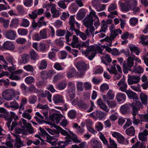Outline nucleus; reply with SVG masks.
I'll return each mask as SVG.
<instances>
[{"label": "nucleus", "instance_id": "f257e3e1", "mask_svg": "<svg viewBox=\"0 0 148 148\" xmlns=\"http://www.w3.org/2000/svg\"><path fill=\"white\" fill-rule=\"evenodd\" d=\"M5 119L8 121L6 123L8 129L11 131H12L14 128L17 125L20 126L22 124V120L18 122V116L14 112H10V113L6 112L4 113Z\"/></svg>", "mask_w": 148, "mask_h": 148}, {"label": "nucleus", "instance_id": "f03ea898", "mask_svg": "<svg viewBox=\"0 0 148 148\" xmlns=\"http://www.w3.org/2000/svg\"><path fill=\"white\" fill-rule=\"evenodd\" d=\"M129 106L132 110V113L133 116V123L134 125H137L140 123V120L139 119H136L135 116L138 114V111L140 108H142L143 104L140 101H136L131 103H129Z\"/></svg>", "mask_w": 148, "mask_h": 148}, {"label": "nucleus", "instance_id": "7ed1b4c3", "mask_svg": "<svg viewBox=\"0 0 148 148\" xmlns=\"http://www.w3.org/2000/svg\"><path fill=\"white\" fill-rule=\"evenodd\" d=\"M102 51V49L99 46L91 45L87 48L84 54L89 60H92L95 57L97 52L101 53Z\"/></svg>", "mask_w": 148, "mask_h": 148}, {"label": "nucleus", "instance_id": "20e7f679", "mask_svg": "<svg viewBox=\"0 0 148 148\" xmlns=\"http://www.w3.org/2000/svg\"><path fill=\"white\" fill-rule=\"evenodd\" d=\"M134 58L132 57H129L127 59V63L124 62L123 64V70L124 73H127L128 71L131 70V68L134 65Z\"/></svg>", "mask_w": 148, "mask_h": 148}, {"label": "nucleus", "instance_id": "39448f33", "mask_svg": "<svg viewBox=\"0 0 148 148\" xmlns=\"http://www.w3.org/2000/svg\"><path fill=\"white\" fill-rule=\"evenodd\" d=\"M15 95V91L12 89H6L3 91L2 94L3 98L7 101L11 100L12 97Z\"/></svg>", "mask_w": 148, "mask_h": 148}, {"label": "nucleus", "instance_id": "423d86ee", "mask_svg": "<svg viewBox=\"0 0 148 148\" xmlns=\"http://www.w3.org/2000/svg\"><path fill=\"white\" fill-rule=\"evenodd\" d=\"M106 114L99 110H97L95 112H93L90 114V116L95 119L99 118L100 120H102Z\"/></svg>", "mask_w": 148, "mask_h": 148}, {"label": "nucleus", "instance_id": "0eeeda50", "mask_svg": "<svg viewBox=\"0 0 148 148\" xmlns=\"http://www.w3.org/2000/svg\"><path fill=\"white\" fill-rule=\"evenodd\" d=\"M69 23L70 25L69 31L71 30V32L74 31L75 29H76L75 28L74 24H76L77 25V27L79 28H80L79 25L77 22L75 21V19L74 18V16H71L69 17Z\"/></svg>", "mask_w": 148, "mask_h": 148}, {"label": "nucleus", "instance_id": "6e6552de", "mask_svg": "<svg viewBox=\"0 0 148 148\" xmlns=\"http://www.w3.org/2000/svg\"><path fill=\"white\" fill-rule=\"evenodd\" d=\"M140 77L139 76L135 75H131L127 79L129 85L138 83L140 79Z\"/></svg>", "mask_w": 148, "mask_h": 148}, {"label": "nucleus", "instance_id": "1a4fd4ad", "mask_svg": "<svg viewBox=\"0 0 148 148\" xmlns=\"http://www.w3.org/2000/svg\"><path fill=\"white\" fill-rule=\"evenodd\" d=\"M84 74L83 72H81L79 74L76 73L75 69L72 68L68 72L67 76L69 78H72L74 76H77V77H81Z\"/></svg>", "mask_w": 148, "mask_h": 148}, {"label": "nucleus", "instance_id": "9d476101", "mask_svg": "<svg viewBox=\"0 0 148 148\" xmlns=\"http://www.w3.org/2000/svg\"><path fill=\"white\" fill-rule=\"evenodd\" d=\"M120 5L123 11H127L131 9V7L128 0H125L124 3H120Z\"/></svg>", "mask_w": 148, "mask_h": 148}, {"label": "nucleus", "instance_id": "9b49d317", "mask_svg": "<svg viewBox=\"0 0 148 148\" xmlns=\"http://www.w3.org/2000/svg\"><path fill=\"white\" fill-rule=\"evenodd\" d=\"M117 85L120 87L119 89L122 91L125 92L128 90L127 89V85L125 82L124 79H122L118 83Z\"/></svg>", "mask_w": 148, "mask_h": 148}, {"label": "nucleus", "instance_id": "f8f14e48", "mask_svg": "<svg viewBox=\"0 0 148 148\" xmlns=\"http://www.w3.org/2000/svg\"><path fill=\"white\" fill-rule=\"evenodd\" d=\"M78 38L75 35H73L72 42L71 44L69 43V44L71 45L73 47L78 48L79 49H80L81 45L80 44H78Z\"/></svg>", "mask_w": 148, "mask_h": 148}, {"label": "nucleus", "instance_id": "ddd939ff", "mask_svg": "<svg viewBox=\"0 0 148 148\" xmlns=\"http://www.w3.org/2000/svg\"><path fill=\"white\" fill-rule=\"evenodd\" d=\"M57 136H47L46 141L51 145L55 146L57 144V142L58 139L56 138Z\"/></svg>", "mask_w": 148, "mask_h": 148}, {"label": "nucleus", "instance_id": "4468645a", "mask_svg": "<svg viewBox=\"0 0 148 148\" xmlns=\"http://www.w3.org/2000/svg\"><path fill=\"white\" fill-rule=\"evenodd\" d=\"M63 117V115L61 114L53 113L51 116V118L53 121H55L57 124H58Z\"/></svg>", "mask_w": 148, "mask_h": 148}, {"label": "nucleus", "instance_id": "2eb2a0df", "mask_svg": "<svg viewBox=\"0 0 148 148\" xmlns=\"http://www.w3.org/2000/svg\"><path fill=\"white\" fill-rule=\"evenodd\" d=\"M5 35L8 38L11 40H14L16 37V33L14 30H8L5 32Z\"/></svg>", "mask_w": 148, "mask_h": 148}, {"label": "nucleus", "instance_id": "dca6fc26", "mask_svg": "<svg viewBox=\"0 0 148 148\" xmlns=\"http://www.w3.org/2000/svg\"><path fill=\"white\" fill-rule=\"evenodd\" d=\"M94 20V18L86 16L83 20L84 24L86 27L92 25Z\"/></svg>", "mask_w": 148, "mask_h": 148}, {"label": "nucleus", "instance_id": "f3484780", "mask_svg": "<svg viewBox=\"0 0 148 148\" xmlns=\"http://www.w3.org/2000/svg\"><path fill=\"white\" fill-rule=\"evenodd\" d=\"M3 48L6 50H13L14 48V46L12 42L6 41L4 42Z\"/></svg>", "mask_w": 148, "mask_h": 148}, {"label": "nucleus", "instance_id": "a211bd4d", "mask_svg": "<svg viewBox=\"0 0 148 148\" xmlns=\"http://www.w3.org/2000/svg\"><path fill=\"white\" fill-rule=\"evenodd\" d=\"M125 92L127 94L128 98L130 99L134 100L138 99V96L136 94L131 90H128Z\"/></svg>", "mask_w": 148, "mask_h": 148}, {"label": "nucleus", "instance_id": "6ab92c4d", "mask_svg": "<svg viewBox=\"0 0 148 148\" xmlns=\"http://www.w3.org/2000/svg\"><path fill=\"white\" fill-rule=\"evenodd\" d=\"M148 135V131L147 130H145L143 132L139 133L138 138L140 140L142 141H145L147 140V136Z\"/></svg>", "mask_w": 148, "mask_h": 148}, {"label": "nucleus", "instance_id": "aec40b11", "mask_svg": "<svg viewBox=\"0 0 148 148\" xmlns=\"http://www.w3.org/2000/svg\"><path fill=\"white\" fill-rule=\"evenodd\" d=\"M97 103L101 109L106 112H108L109 111V109L105 103H103L101 99H99L97 100Z\"/></svg>", "mask_w": 148, "mask_h": 148}, {"label": "nucleus", "instance_id": "412c9836", "mask_svg": "<svg viewBox=\"0 0 148 148\" xmlns=\"http://www.w3.org/2000/svg\"><path fill=\"white\" fill-rule=\"evenodd\" d=\"M76 67L79 71L86 70L87 67L86 64L82 61L78 62Z\"/></svg>", "mask_w": 148, "mask_h": 148}, {"label": "nucleus", "instance_id": "4be33fe9", "mask_svg": "<svg viewBox=\"0 0 148 148\" xmlns=\"http://www.w3.org/2000/svg\"><path fill=\"white\" fill-rule=\"evenodd\" d=\"M68 137L67 139L69 144L72 141H73L75 143H80L81 142V140L78 139L77 136L75 134H73V136L72 137H71L70 136Z\"/></svg>", "mask_w": 148, "mask_h": 148}, {"label": "nucleus", "instance_id": "5701e85b", "mask_svg": "<svg viewBox=\"0 0 148 148\" xmlns=\"http://www.w3.org/2000/svg\"><path fill=\"white\" fill-rule=\"evenodd\" d=\"M101 59L102 62L106 65H108V63H110L112 62V59L108 54L105 55L101 57Z\"/></svg>", "mask_w": 148, "mask_h": 148}, {"label": "nucleus", "instance_id": "b1692460", "mask_svg": "<svg viewBox=\"0 0 148 148\" xmlns=\"http://www.w3.org/2000/svg\"><path fill=\"white\" fill-rule=\"evenodd\" d=\"M77 106L79 108L82 110H85L87 109L88 107V105L83 101H79L77 103Z\"/></svg>", "mask_w": 148, "mask_h": 148}, {"label": "nucleus", "instance_id": "393cba45", "mask_svg": "<svg viewBox=\"0 0 148 148\" xmlns=\"http://www.w3.org/2000/svg\"><path fill=\"white\" fill-rule=\"evenodd\" d=\"M86 15L85 9L82 8L80 10L77 14V19L79 20L82 19Z\"/></svg>", "mask_w": 148, "mask_h": 148}, {"label": "nucleus", "instance_id": "a878e982", "mask_svg": "<svg viewBox=\"0 0 148 148\" xmlns=\"http://www.w3.org/2000/svg\"><path fill=\"white\" fill-rule=\"evenodd\" d=\"M56 128L58 130V131H55V133L56 134H59V132H60L62 135L64 136H67L66 137V139L68 138V137L70 136V135L68 133L64 130H63L60 127L58 126Z\"/></svg>", "mask_w": 148, "mask_h": 148}, {"label": "nucleus", "instance_id": "bb28decb", "mask_svg": "<svg viewBox=\"0 0 148 148\" xmlns=\"http://www.w3.org/2000/svg\"><path fill=\"white\" fill-rule=\"evenodd\" d=\"M87 29L86 30L85 33L88 36H90V32L93 35V36H94V32L95 30V27L92 25L90 26H88Z\"/></svg>", "mask_w": 148, "mask_h": 148}, {"label": "nucleus", "instance_id": "cd10ccee", "mask_svg": "<svg viewBox=\"0 0 148 148\" xmlns=\"http://www.w3.org/2000/svg\"><path fill=\"white\" fill-rule=\"evenodd\" d=\"M15 140V143L14 145V147L16 148H20L23 146V144L19 137L16 136Z\"/></svg>", "mask_w": 148, "mask_h": 148}, {"label": "nucleus", "instance_id": "c85d7f7f", "mask_svg": "<svg viewBox=\"0 0 148 148\" xmlns=\"http://www.w3.org/2000/svg\"><path fill=\"white\" fill-rule=\"evenodd\" d=\"M121 34L122 33V31L120 29H115L111 32V33L109 37L112 40H114L115 38L118 35V34Z\"/></svg>", "mask_w": 148, "mask_h": 148}, {"label": "nucleus", "instance_id": "c756f323", "mask_svg": "<svg viewBox=\"0 0 148 148\" xmlns=\"http://www.w3.org/2000/svg\"><path fill=\"white\" fill-rule=\"evenodd\" d=\"M125 132L127 135L130 136H133L135 135V130L134 127L131 126L127 129Z\"/></svg>", "mask_w": 148, "mask_h": 148}, {"label": "nucleus", "instance_id": "7c9ffc66", "mask_svg": "<svg viewBox=\"0 0 148 148\" xmlns=\"http://www.w3.org/2000/svg\"><path fill=\"white\" fill-rule=\"evenodd\" d=\"M74 31L75 32L76 35L77 36L79 35L83 40H85L87 39V35L84 33L80 32L79 29H75Z\"/></svg>", "mask_w": 148, "mask_h": 148}, {"label": "nucleus", "instance_id": "2f4dec72", "mask_svg": "<svg viewBox=\"0 0 148 148\" xmlns=\"http://www.w3.org/2000/svg\"><path fill=\"white\" fill-rule=\"evenodd\" d=\"M120 110L123 114H125L130 112V108L128 105H124L121 106Z\"/></svg>", "mask_w": 148, "mask_h": 148}, {"label": "nucleus", "instance_id": "473e14b6", "mask_svg": "<svg viewBox=\"0 0 148 148\" xmlns=\"http://www.w3.org/2000/svg\"><path fill=\"white\" fill-rule=\"evenodd\" d=\"M116 97L117 101L120 102L123 100L125 101L126 96L125 94L120 92L116 95Z\"/></svg>", "mask_w": 148, "mask_h": 148}, {"label": "nucleus", "instance_id": "72a5a7b5", "mask_svg": "<svg viewBox=\"0 0 148 148\" xmlns=\"http://www.w3.org/2000/svg\"><path fill=\"white\" fill-rule=\"evenodd\" d=\"M36 115L40 118L42 119L40 120L37 116H34V119H36V121H37L39 123L41 124L45 122L44 121L42 120L44 119L45 117L44 116H42L39 112H37L36 113Z\"/></svg>", "mask_w": 148, "mask_h": 148}, {"label": "nucleus", "instance_id": "f704fd0d", "mask_svg": "<svg viewBox=\"0 0 148 148\" xmlns=\"http://www.w3.org/2000/svg\"><path fill=\"white\" fill-rule=\"evenodd\" d=\"M140 98L142 102L144 104H147V96L143 92L140 93Z\"/></svg>", "mask_w": 148, "mask_h": 148}, {"label": "nucleus", "instance_id": "c9c22d12", "mask_svg": "<svg viewBox=\"0 0 148 148\" xmlns=\"http://www.w3.org/2000/svg\"><path fill=\"white\" fill-rule=\"evenodd\" d=\"M39 34L42 39H45L47 38V30L46 28L41 30L39 32Z\"/></svg>", "mask_w": 148, "mask_h": 148}, {"label": "nucleus", "instance_id": "e433bc0d", "mask_svg": "<svg viewBox=\"0 0 148 148\" xmlns=\"http://www.w3.org/2000/svg\"><path fill=\"white\" fill-rule=\"evenodd\" d=\"M53 100L56 103L63 102L62 97L59 95L54 96L53 97Z\"/></svg>", "mask_w": 148, "mask_h": 148}, {"label": "nucleus", "instance_id": "4c0bfd02", "mask_svg": "<svg viewBox=\"0 0 148 148\" xmlns=\"http://www.w3.org/2000/svg\"><path fill=\"white\" fill-rule=\"evenodd\" d=\"M132 71L135 73L141 74L143 72V69L140 66L138 65L137 67L135 65L134 67L133 70Z\"/></svg>", "mask_w": 148, "mask_h": 148}, {"label": "nucleus", "instance_id": "58836bf2", "mask_svg": "<svg viewBox=\"0 0 148 148\" xmlns=\"http://www.w3.org/2000/svg\"><path fill=\"white\" fill-rule=\"evenodd\" d=\"M91 148H102L101 144L96 140H93L91 143Z\"/></svg>", "mask_w": 148, "mask_h": 148}, {"label": "nucleus", "instance_id": "ea45409f", "mask_svg": "<svg viewBox=\"0 0 148 148\" xmlns=\"http://www.w3.org/2000/svg\"><path fill=\"white\" fill-rule=\"evenodd\" d=\"M129 48L132 53L134 52L136 55H138L140 49L135 46H130Z\"/></svg>", "mask_w": 148, "mask_h": 148}, {"label": "nucleus", "instance_id": "a19ab883", "mask_svg": "<svg viewBox=\"0 0 148 148\" xmlns=\"http://www.w3.org/2000/svg\"><path fill=\"white\" fill-rule=\"evenodd\" d=\"M107 145L108 146L109 148H118L116 143L110 137L109 138V144Z\"/></svg>", "mask_w": 148, "mask_h": 148}, {"label": "nucleus", "instance_id": "79ce46f5", "mask_svg": "<svg viewBox=\"0 0 148 148\" xmlns=\"http://www.w3.org/2000/svg\"><path fill=\"white\" fill-rule=\"evenodd\" d=\"M117 141L121 144H123L126 145H127L129 142L128 140H125L124 137L121 134L117 138Z\"/></svg>", "mask_w": 148, "mask_h": 148}, {"label": "nucleus", "instance_id": "37998d69", "mask_svg": "<svg viewBox=\"0 0 148 148\" xmlns=\"http://www.w3.org/2000/svg\"><path fill=\"white\" fill-rule=\"evenodd\" d=\"M140 142L138 141L136 144L134 145L132 147L130 148H145L146 145L145 142L142 141L141 144H140Z\"/></svg>", "mask_w": 148, "mask_h": 148}, {"label": "nucleus", "instance_id": "c03bdc74", "mask_svg": "<svg viewBox=\"0 0 148 148\" xmlns=\"http://www.w3.org/2000/svg\"><path fill=\"white\" fill-rule=\"evenodd\" d=\"M58 143L59 148H63L69 144L67 139L64 141H59Z\"/></svg>", "mask_w": 148, "mask_h": 148}, {"label": "nucleus", "instance_id": "a18cd8bd", "mask_svg": "<svg viewBox=\"0 0 148 148\" xmlns=\"http://www.w3.org/2000/svg\"><path fill=\"white\" fill-rule=\"evenodd\" d=\"M101 29L102 31V32L103 33L105 32L106 30V29L107 28L108 25L106 22L104 20H103L101 21Z\"/></svg>", "mask_w": 148, "mask_h": 148}, {"label": "nucleus", "instance_id": "49530a36", "mask_svg": "<svg viewBox=\"0 0 148 148\" xmlns=\"http://www.w3.org/2000/svg\"><path fill=\"white\" fill-rule=\"evenodd\" d=\"M21 62L22 63L25 64L29 61V56L27 54H23L21 55Z\"/></svg>", "mask_w": 148, "mask_h": 148}, {"label": "nucleus", "instance_id": "de8ad7c7", "mask_svg": "<svg viewBox=\"0 0 148 148\" xmlns=\"http://www.w3.org/2000/svg\"><path fill=\"white\" fill-rule=\"evenodd\" d=\"M42 25V22L38 20L37 23L35 22V20L33 19L32 22V26L33 27L36 28L38 26L39 28H40Z\"/></svg>", "mask_w": 148, "mask_h": 148}, {"label": "nucleus", "instance_id": "09e8293b", "mask_svg": "<svg viewBox=\"0 0 148 148\" xmlns=\"http://www.w3.org/2000/svg\"><path fill=\"white\" fill-rule=\"evenodd\" d=\"M9 22V20H5L2 18H0V22H3V26L5 28H6L8 27Z\"/></svg>", "mask_w": 148, "mask_h": 148}, {"label": "nucleus", "instance_id": "8fccbe9b", "mask_svg": "<svg viewBox=\"0 0 148 148\" xmlns=\"http://www.w3.org/2000/svg\"><path fill=\"white\" fill-rule=\"evenodd\" d=\"M107 102L108 106L110 108H114L116 106V102L114 101H107Z\"/></svg>", "mask_w": 148, "mask_h": 148}, {"label": "nucleus", "instance_id": "3c124183", "mask_svg": "<svg viewBox=\"0 0 148 148\" xmlns=\"http://www.w3.org/2000/svg\"><path fill=\"white\" fill-rule=\"evenodd\" d=\"M27 102V99L26 98H23L19 106V110H23L24 109V105L26 104Z\"/></svg>", "mask_w": 148, "mask_h": 148}, {"label": "nucleus", "instance_id": "603ef678", "mask_svg": "<svg viewBox=\"0 0 148 148\" xmlns=\"http://www.w3.org/2000/svg\"><path fill=\"white\" fill-rule=\"evenodd\" d=\"M28 30L25 29H19L18 30V34L22 36L26 35L28 34Z\"/></svg>", "mask_w": 148, "mask_h": 148}, {"label": "nucleus", "instance_id": "864d4df0", "mask_svg": "<svg viewBox=\"0 0 148 148\" xmlns=\"http://www.w3.org/2000/svg\"><path fill=\"white\" fill-rule=\"evenodd\" d=\"M107 99L110 100L113 99L114 98V95L112 92V90H110L107 93Z\"/></svg>", "mask_w": 148, "mask_h": 148}, {"label": "nucleus", "instance_id": "5fc2aeb1", "mask_svg": "<svg viewBox=\"0 0 148 148\" xmlns=\"http://www.w3.org/2000/svg\"><path fill=\"white\" fill-rule=\"evenodd\" d=\"M10 107L12 108L15 109H18L19 108V104L17 103L15 100L13 101L10 102Z\"/></svg>", "mask_w": 148, "mask_h": 148}, {"label": "nucleus", "instance_id": "6e6d98bb", "mask_svg": "<svg viewBox=\"0 0 148 148\" xmlns=\"http://www.w3.org/2000/svg\"><path fill=\"white\" fill-rule=\"evenodd\" d=\"M109 88V86L106 83L102 84L100 86V90L102 92L105 90H108Z\"/></svg>", "mask_w": 148, "mask_h": 148}, {"label": "nucleus", "instance_id": "4d7b16f0", "mask_svg": "<svg viewBox=\"0 0 148 148\" xmlns=\"http://www.w3.org/2000/svg\"><path fill=\"white\" fill-rule=\"evenodd\" d=\"M25 81L27 84H31L34 82L35 79L33 77L28 76L26 78Z\"/></svg>", "mask_w": 148, "mask_h": 148}, {"label": "nucleus", "instance_id": "13d9d810", "mask_svg": "<svg viewBox=\"0 0 148 148\" xmlns=\"http://www.w3.org/2000/svg\"><path fill=\"white\" fill-rule=\"evenodd\" d=\"M37 100V97L35 95H32L30 96L29 99V101L31 104H34Z\"/></svg>", "mask_w": 148, "mask_h": 148}, {"label": "nucleus", "instance_id": "bf43d9fd", "mask_svg": "<svg viewBox=\"0 0 148 148\" xmlns=\"http://www.w3.org/2000/svg\"><path fill=\"white\" fill-rule=\"evenodd\" d=\"M106 7V5L99 4L95 8L97 11H101L104 10Z\"/></svg>", "mask_w": 148, "mask_h": 148}, {"label": "nucleus", "instance_id": "052dcab7", "mask_svg": "<svg viewBox=\"0 0 148 148\" xmlns=\"http://www.w3.org/2000/svg\"><path fill=\"white\" fill-rule=\"evenodd\" d=\"M140 119L141 121L148 123V115L142 114L140 116Z\"/></svg>", "mask_w": 148, "mask_h": 148}, {"label": "nucleus", "instance_id": "680f3d73", "mask_svg": "<svg viewBox=\"0 0 148 148\" xmlns=\"http://www.w3.org/2000/svg\"><path fill=\"white\" fill-rule=\"evenodd\" d=\"M47 66V63L46 61L43 60L40 62V65L39 66V69L42 70L46 68Z\"/></svg>", "mask_w": 148, "mask_h": 148}, {"label": "nucleus", "instance_id": "e2e57ef3", "mask_svg": "<svg viewBox=\"0 0 148 148\" xmlns=\"http://www.w3.org/2000/svg\"><path fill=\"white\" fill-rule=\"evenodd\" d=\"M52 51L49 53L48 54V57L49 58L51 59L54 58L55 56V54L54 53V52H56L58 50L56 49L52 48L51 49Z\"/></svg>", "mask_w": 148, "mask_h": 148}, {"label": "nucleus", "instance_id": "0e129e2a", "mask_svg": "<svg viewBox=\"0 0 148 148\" xmlns=\"http://www.w3.org/2000/svg\"><path fill=\"white\" fill-rule=\"evenodd\" d=\"M140 38L142 40V43L143 45L148 44V41H145V40H147L148 38V36H145L143 35L140 36Z\"/></svg>", "mask_w": 148, "mask_h": 148}, {"label": "nucleus", "instance_id": "69168bd1", "mask_svg": "<svg viewBox=\"0 0 148 148\" xmlns=\"http://www.w3.org/2000/svg\"><path fill=\"white\" fill-rule=\"evenodd\" d=\"M67 85L66 83L65 82H60L58 84V88L60 90H61L65 88Z\"/></svg>", "mask_w": 148, "mask_h": 148}, {"label": "nucleus", "instance_id": "338daca9", "mask_svg": "<svg viewBox=\"0 0 148 148\" xmlns=\"http://www.w3.org/2000/svg\"><path fill=\"white\" fill-rule=\"evenodd\" d=\"M75 114L76 112L74 110H70L68 113L69 117L71 119H73L74 118L75 116Z\"/></svg>", "mask_w": 148, "mask_h": 148}, {"label": "nucleus", "instance_id": "774afa93", "mask_svg": "<svg viewBox=\"0 0 148 148\" xmlns=\"http://www.w3.org/2000/svg\"><path fill=\"white\" fill-rule=\"evenodd\" d=\"M31 58L32 60H35L38 56V54L34 50H32L30 52Z\"/></svg>", "mask_w": 148, "mask_h": 148}]
</instances>
